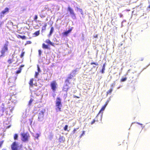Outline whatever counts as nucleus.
I'll return each instance as SVG.
<instances>
[{"label": "nucleus", "instance_id": "1", "mask_svg": "<svg viewBox=\"0 0 150 150\" xmlns=\"http://www.w3.org/2000/svg\"><path fill=\"white\" fill-rule=\"evenodd\" d=\"M9 42L6 41V43L4 44L3 46L1 48L0 53L1 54L0 55V58L4 57L5 55V53L8 51V46Z\"/></svg>", "mask_w": 150, "mask_h": 150}, {"label": "nucleus", "instance_id": "2", "mask_svg": "<svg viewBox=\"0 0 150 150\" xmlns=\"http://www.w3.org/2000/svg\"><path fill=\"white\" fill-rule=\"evenodd\" d=\"M56 110L57 112H60L61 111V108L62 105L61 103V99L59 97H57L55 102Z\"/></svg>", "mask_w": 150, "mask_h": 150}, {"label": "nucleus", "instance_id": "3", "mask_svg": "<svg viewBox=\"0 0 150 150\" xmlns=\"http://www.w3.org/2000/svg\"><path fill=\"white\" fill-rule=\"evenodd\" d=\"M11 150H20L22 145H20L18 142L14 141L11 144Z\"/></svg>", "mask_w": 150, "mask_h": 150}, {"label": "nucleus", "instance_id": "4", "mask_svg": "<svg viewBox=\"0 0 150 150\" xmlns=\"http://www.w3.org/2000/svg\"><path fill=\"white\" fill-rule=\"evenodd\" d=\"M76 72L77 71L76 70H74L72 71L71 73L68 76L65 80V83H66L70 84L71 83L70 82V79H72L73 77L75 76V74H76Z\"/></svg>", "mask_w": 150, "mask_h": 150}, {"label": "nucleus", "instance_id": "5", "mask_svg": "<svg viewBox=\"0 0 150 150\" xmlns=\"http://www.w3.org/2000/svg\"><path fill=\"white\" fill-rule=\"evenodd\" d=\"M21 140L23 142L28 141L30 137L29 134L28 133H22L21 134Z\"/></svg>", "mask_w": 150, "mask_h": 150}, {"label": "nucleus", "instance_id": "6", "mask_svg": "<svg viewBox=\"0 0 150 150\" xmlns=\"http://www.w3.org/2000/svg\"><path fill=\"white\" fill-rule=\"evenodd\" d=\"M38 112L39 114L38 115V119L40 121H41L43 119L44 113L45 112V109H42V110H39Z\"/></svg>", "mask_w": 150, "mask_h": 150}, {"label": "nucleus", "instance_id": "7", "mask_svg": "<svg viewBox=\"0 0 150 150\" xmlns=\"http://www.w3.org/2000/svg\"><path fill=\"white\" fill-rule=\"evenodd\" d=\"M50 86L51 89L53 92L55 91L57 88V84L55 81H53L51 82Z\"/></svg>", "mask_w": 150, "mask_h": 150}, {"label": "nucleus", "instance_id": "8", "mask_svg": "<svg viewBox=\"0 0 150 150\" xmlns=\"http://www.w3.org/2000/svg\"><path fill=\"white\" fill-rule=\"evenodd\" d=\"M72 27L71 28L67 31H66L62 33V34L63 35V36H67L68 35V34L71 32V30H72Z\"/></svg>", "mask_w": 150, "mask_h": 150}, {"label": "nucleus", "instance_id": "9", "mask_svg": "<svg viewBox=\"0 0 150 150\" xmlns=\"http://www.w3.org/2000/svg\"><path fill=\"white\" fill-rule=\"evenodd\" d=\"M69 87L67 84V83L64 85L62 88V91H65L67 93L68 90L69 89ZM66 96L67 95V93Z\"/></svg>", "mask_w": 150, "mask_h": 150}, {"label": "nucleus", "instance_id": "10", "mask_svg": "<svg viewBox=\"0 0 150 150\" xmlns=\"http://www.w3.org/2000/svg\"><path fill=\"white\" fill-rule=\"evenodd\" d=\"M105 109V108L103 106L101 108V109L99 111L98 114L97 115V116H98V115L99 114H101L100 117V120H101V119H102V115H103V111Z\"/></svg>", "mask_w": 150, "mask_h": 150}, {"label": "nucleus", "instance_id": "11", "mask_svg": "<svg viewBox=\"0 0 150 150\" xmlns=\"http://www.w3.org/2000/svg\"><path fill=\"white\" fill-rule=\"evenodd\" d=\"M68 11H69L70 14L71 15L73 16H75V15L74 13L73 9L71 8L70 7H68Z\"/></svg>", "mask_w": 150, "mask_h": 150}, {"label": "nucleus", "instance_id": "12", "mask_svg": "<svg viewBox=\"0 0 150 150\" xmlns=\"http://www.w3.org/2000/svg\"><path fill=\"white\" fill-rule=\"evenodd\" d=\"M59 143H63L65 141V138L63 136L60 137L59 138Z\"/></svg>", "mask_w": 150, "mask_h": 150}, {"label": "nucleus", "instance_id": "13", "mask_svg": "<svg viewBox=\"0 0 150 150\" xmlns=\"http://www.w3.org/2000/svg\"><path fill=\"white\" fill-rule=\"evenodd\" d=\"M9 9L6 7V8L4 10L2 11L1 12V13L3 14V15L6 13H8L9 12Z\"/></svg>", "mask_w": 150, "mask_h": 150}, {"label": "nucleus", "instance_id": "14", "mask_svg": "<svg viewBox=\"0 0 150 150\" xmlns=\"http://www.w3.org/2000/svg\"><path fill=\"white\" fill-rule=\"evenodd\" d=\"M45 42L47 44H50L51 45L54 46V43L52 42L49 39H47L45 40Z\"/></svg>", "mask_w": 150, "mask_h": 150}, {"label": "nucleus", "instance_id": "15", "mask_svg": "<svg viewBox=\"0 0 150 150\" xmlns=\"http://www.w3.org/2000/svg\"><path fill=\"white\" fill-rule=\"evenodd\" d=\"M34 81V79L33 78L31 79L29 82V84L30 86L31 87H32L33 86V81Z\"/></svg>", "mask_w": 150, "mask_h": 150}, {"label": "nucleus", "instance_id": "16", "mask_svg": "<svg viewBox=\"0 0 150 150\" xmlns=\"http://www.w3.org/2000/svg\"><path fill=\"white\" fill-rule=\"evenodd\" d=\"M98 116H97V115L96 116V117L95 119H94L93 121H92L91 123V125H93V124H94V123H95V122L96 121V122H98L100 120V119H99V120H98Z\"/></svg>", "mask_w": 150, "mask_h": 150}, {"label": "nucleus", "instance_id": "17", "mask_svg": "<svg viewBox=\"0 0 150 150\" xmlns=\"http://www.w3.org/2000/svg\"><path fill=\"white\" fill-rule=\"evenodd\" d=\"M16 37L18 38H21L23 40L26 39V37L25 35L21 36L19 35H16Z\"/></svg>", "mask_w": 150, "mask_h": 150}, {"label": "nucleus", "instance_id": "18", "mask_svg": "<svg viewBox=\"0 0 150 150\" xmlns=\"http://www.w3.org/2000/svg\"><path fill=\"white\" fill-rule=\"evenodd\" d=\"M54 30V28L53 27H51L50 30V33L49 34V36H50L52 35V33L53 32Z\"/></svg>", "mask_w": 150, "mask_h": 150}, {"label": "nucleus", "instance_id": "19", "mask_svg": "<svg viewBox=\"0 0 150 150\" xmlns=\"http://www.w3.org/2000/svg\"><path fill=\"white\" fill-rule=\"evenodd\" d=\"M40 34V30L37 31L33 33V35H34L35 37L39 35Z\"/></svg>", "mask_w": 150, "mask_h": 150}, {"label": "nucleus", "instance_id": "20", "mask_svg": "<svg viewBox=\"0 0 150 150\" xmlns=\"http://www.w3.org/2000/svg\"><path fill=\"white\" fill-rule=\"evenodd\" d=\"M42 47L43 49H49V47L47 45H45V43H43L42 44Z\"/></svg>", "mask_w": 150, "mask_h": 150}, {"label": "nucleus", "instance_id": "21", "mask_svg": "<svg viewBox=\"0 0 150 150\" xmlns=\"http://www.w3.org/2000/svg\"><path fill=\"white\" fill-rule=\"evenodd\" d=\"M13 58L9 59L7 60V62L9 64H11L13 62Z\"/></svg>", "mask_w": 150, "mask_h": 150}, {"label": "nucleus", "instance_id": "22", "mask_svg": "<svg viewBox=\"0 0 150 150\" xmlns=\"http://www.w3.org/2000/svg\"><path fill=\"white\" fill-rule=\"evenodd\" d=\"M113 90V88H110L108 91L107 92V94H110L111 93L112 91Z\"/></svg>", "mask_w": 150, "mask_h": 150}, {"label": "nucleus", "instance_id": "23", "mask_svg": "<svg viewBox=\"0 0 150 150\" xmlns=\"http://www.w3.org/2000/svg\"><path fill=\"white\" fill-rule=\"evenodd\" d=\"M18 135L16 134H15L14 135L13 138L14 140H18Z\"/></svg>", "mask_w": 150, "mask_h": 150}, {"label": "nucleus", "instance_id": "24", "mask_svg": "<svg viewBox=\"0 0 150 150\" xmlns=\"http://www.w3.org/2000/svg\"><path fill=\"white\" fill-rule=\"evenodd\" d=\"M77 9L80 12V13H81V14L82 15H83V11L82 9L79 8H78V7H77Z\"/></svg>", "mask_w": 150, "mask_h": 150}, {"label": "nucleus", "instance_id": "25", "mask_svg": "<svg viewBox=\"0 0 150 150\" xmlns=\"http://www.w3.org/2000/svg\"><path fill=\"white\" fill-rule=\"evenodd\" d=\"M47 26V24L45 23L44 24V25H43L42 28V31L43 30H46V27Z\"/></svg>", "mask_w": 150, "mask_h": 150}, {"label": "nucleus", "instance_id": "26", "mask_svg": "<svg viewBox=\"0 0 150 150\" xmlns=\"http://www.w3.org/2000/svg\"><path fill=\"white\" fill-rule=\"evenodd\" d=\"M19 70L17 71L16 72V73L17 74H18L19 73H20L21 71L22 70V69L21 68H19Z\"/></svg>", "mask_w": 150, "mask_h": 150}, {"label": "nucleus", "instance_id": "27", "mask_svg": "<svg viewBox=\"0 0 150 150\" xmlns=\"http://www.w3.org/2000/svg\"><path fill=\"white\" fill-rule=\"evenodd\" d=\"M33 99L31 98L30 101H29V102H28V105H30L31 104V103H32V102H33Z\"/></svg>", "mask_w": 150, "mask_h": 150}, {"label": "nucleus", "instance_id": "28", "mask_svg": "<svg viewBox=\"0 0 150 150\" xmlns=\"http://www.w3.org/2000/svg\"><path fill=\"white\" fill-rule=\"evenodd\" d=\"M39 72H35V74L34 75V77L35 78H37L39 74Z\"/></svg>", "mask_w": 150, "mask_h": 150}, {"label": "nucleus", "instance_id": "29", "mask_svg": "<svg viewBox=\"0 0 150 150\" xmlns=\"http://www.w3.org/2000/svg\"><path fill=\"white\" fill-rule=\"evenodd\" d=\"M2 112H4V111L5 110V108H4V103H2Z\"/></svg>", "mask_w": 150, "mask_h": 150}, {"label": "nucleus", "instance_id": "30", "mask_svg": "<svg viewBox=\"0 0 150 150\" xmlns=\"http://www.w3.org/2000/svg\"><path fill=\"white\" fill-rule=\"evenodd\" d=\"M25 52H22L20 55V57L21 58H22L25 54Z\"/></svg>", "mask_w": 150, "mask_h": 150}, {"label": "nucleus", "instance_id": "31", "mask_svg": "<svg viewBox=\"0 0 150 150\" xmlns=\"http://www.w3.org/2000/svg\"><path fill=\"white\" fill-rule=\"evenodd\" d=\"M127 80V78L125 77L124 78H122L121 79L120 81L121 82H124L126 81Z\"/></svg>", "mask_w": 150, "mask_h": 150}, {"label": "nucleus", "instance_id": "32", "mask_svg": "<svg viewBox=\"0 0 150 150\" xmlns=\"http://www.w3.org/2000/svg\"><path fill=\"white\" fill-rule=\"evenodd\" d=\"M90 64L91 65L94 64V65H96V66H98V63H97V62H91L90 63Z\"/></svg>", "mask_w": 150, "mask_h": 150}, {"label": "nucleus", "instance_id": "33", "mask_svg": "<svg viewBox=\"0 0 150 150\" xmlns=\"http://www.w3.org/2000/svg\"><path fill=\"white\" fill-rule=\"evenodd\" d=\"M108 102H109L108 100H107V101H106V102L105 103V105L103 106V107H105H105H106V106L107 105Z\"/></svg>", "mask_w": 150, "mask_h": 150}, {"label": "nucleus", "instance_id": "34", "mask_svg": "<svg viewBox=\"0 0 150 150\" xmlns=\"http://www.w3.org/2000/svg\"><path fill=\"white\" fill-rule=\"evenodd\" d=\"M68 127V126L67 125H65V126L64 127V129L65 131H67V129Z\"/></svg>", "mask_w": 150, "mask_h": 150}, {"label": "nucleus", "instance_id": "35", "mask_svg": "<svg viewBox=\"0 0 150 150\" xmlns=\"http://www.w3.org/2000/svg\"><path fill=\"white\" fill-rule=\"evenodd\" d=\"M85 134V131H82V133L81 134V135L79 137L81 138Z\"/></svg>", "mask_w": 150, "mask_h": 150}, {"label": "nucleus", "instance_id": "36", "mask_svg": "<svg viewBox=\"0 0 150 150\" xmlns=\"http://www.w3.org/2000/svg\"><path fill=\"white\" fill-rule=\"evenodd\" d=\"M4 142V141L2 140L0 142V148L2 147V145Z\"/></svg>", "mask_w": 150, "mask_h": 150}, {"label": "nucleus", "instance_id": "37", "mask_svg": "<svg viewBox=\"0 0 150 150\" xmlns=\"http://www.w3.org/2000/svg\"><path fill=\"white\" fill-rule=\"evenodd\" d=\"M105 69V68H102V69L101 71V72L102 74H103L104 73V71Z\"/></svg>", "mask_w": 150, "mask_h": 150}, {"label": "nucleus", "instance_id": "38", "mask_svg": "<svg viewBox=\"0 0 150 150\" xmlns=\"http://www.w3.org/2000/svg\"><path fill=\"white\" fill-rule=\"evenodd\" d=\"M38 18V16L37 15H35L34 18V19L35 21H37V20Z\"/></svg>", "mask_w": 150, "mask_h": 150}, {"label": "nucleus", "instance_id": "39", "mask_svg": "<svg viewBox=\"0 0 150 150\" xmlns=\"http://www.w3.org/2000/svg\"><path fill=\"white\" fill-rule=\"evenodd\" d=\"M38 54H39V56H40V55L41 54V53H42L41 51V50H38Z\"/></svg>", "mask_w": 150, "mask_h": 150}, {"label": "nucleus", "instance_id": "40", "mask_svg": "<svg viewBox=\"0 0 150 150\" xmlns=\"http://www.w3.org/2000/svg\"><path fill=\"white\" fill-rule=\"evenodd\" d=\"M77 129H78L77 128V129H76V128L74 129H73V130L72 131V133L73 134H74V133H75V132H76V130Z\"/></svg>", "mask_w": 150, "mask_h": 150}, {"label": "nucleus", "instance_id": "41", "mask_svg": "<svg viewBox=\"0 0 150 150\" xmlns=\"http://www.w3.org/2000/svg\"><path fill=\"white\" fill-rule=\"evenodd\" d=\"M37 68H38V72H40L41 70H40V68L39 66V65H37Z\"/></svg>", "mask_w": 150, "mask_h": 150}, {"label": "nucleus", "instance_id": "42", "mask_svg": "<svg viewBox=\"0 0 150 150\" xmlns=\"http://www.w3.org/2000/svg\"><path fill=\"white\" fill-rule=\"evenodd\" d=\"M31 43L32 42L30 41H28L26 42V44H31Z\"/></svg>", "mask_w": 150, "mask_h": 150}, {"label": "nucleus", "instance_id": "43", "mask_svg": "<svg viewBox=\"0 0 150 150\" xmlns=\"http://www.w3.org/2000/svg\"><path fill=\"white\" fill-rule=\"evenodd\" d=\"M73 96H74V98H80L78 96H76L75 95H74Z\"/></svg>", "mask_w": 150, "mask_h": 150}, {"label": "nucleus", "instance_id": "44", "mask_svg": "<svg viewBox=\"0 0 150 150\" xmlns=\"http://www.w3.org/2000/svg\"><path fill=\"white\" fill-rule=\"evenodd\" d=\"M119 14V15L120 16V18H121V17H122L123 16V15H122L121 13H120Z\"/></svg>", "mask_w": 150, "mask_h": 150}, {"label": "nucleus", "instance_id": "45", "mask_svg": "<svg viewBox=\"0 0 150 150\" xmlns=\"http://www.w3.org/2000/svg\"><path fill=\"white\" fill-rule=\"evenodd\" d=\"M40 16L41 17V18L45 17V16L41 15H40Z\"/></svg>", "mask_w": 150, "mask_h": 150}, {"label": "nucleus", "instance_id": "46", "mask_svg": "<svg viewBox=\"0 0 150 150\" xmlns=\"http://www.w3.org/2000/svg\"><path fill=\"white\" fill-rule=\"evenodd\" d=\"M24 66V65H21L19 68H21V67H23Z\"/></svg>", "mask_w": 150, "mask_h": 150}, {"label": "nucleus", "instance_id": "47", "mask_svg": "<svg viewBox=\"0 0 150 150\" xmlns=\"http://www.w3.org/2000/svg\"><path fill=\"white\" fill-rule=\"evenodd\" d=\"M98 35H96L95 36H94V37L95 38H98Z\"/></svg>", "mask_w": 150, "mask_h": 150}, {"label": "nucleus", "instance_id": "48", "mask_svg": "<svg viewBox=\"0 0 150 150\" xmlns=\"http://www.w3.org/2000/svg\"><path fill=\"white\" fill-rule=\"evenodd\" d=\"M105 63L103 65V68H105Z\"/></svg>", "mask_w": 150, "mask_h": 150}, {"label": "nucleus", "instance_id": "49", "mask_svg": "<svg viewBox=\"0 0 150 150\" xmlns=\"http://www.w3.org/2000/svg\"><path fill=\"white\" fill-rule=\"evenodd\" d=\"M10 126H10V125L8 126L6 128H9L10 127Z\"/></svg>", "mask_w": 150, "mask_h": 150}, {"label": "nucleus", "instance_id": "50", "mask_svg": "<svg viewBox=\"0 0 150 150\" xmlns=\"http://www.w3.org/2000/svg\"><path fill=\"white\" fill-rule=\"evenodd\" d=\"M148 8H150V4L148 6Z\"/></svg>", "mask_w": 150, "mask_h": 150}, {"label": "nucleus", "instance_id": "51", "mask_svg": "<svg viewBox=\"0 0 150 150\" xmlns=\"http://www.w3.org/2000/svg\"><path fill=\"white\" fill-rule=\"evenodd\" d=\"M143 60V59H141L140 60L141 61H142Z\"/></svg>", "mask_w": 150, "mask_h": 150}, {"label": "nucleus", "instance_id": "52", "mask_svg": "<svg viewBox=\"0 0 150 150\" xmlns=\"http://www.w3.org/2000/svg\"><path fill=\"white\" fill-rule=\"evenodd\" d=\"M2 150H6V149H3Z\"/></svg>", "mask_w": 150, "mask_h": 150}, {"label": "nucleus", "instance_id": "53", "mask_svg": "<svg viewBox=\"0 0 150 150\" xmlns=\"http://www.w3.org/2000/svg\"><path fill=\"white\" fill-rule=\"evenodd\" d=\"M95 67L94 66V67Z\"/></svg>", "mask_w": 150, "mask_h": 150}]
</instances>
